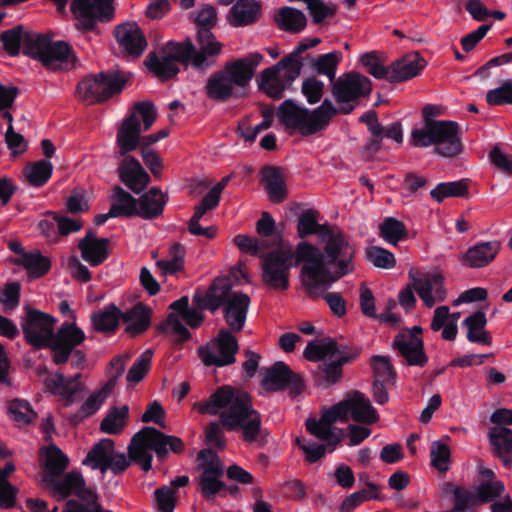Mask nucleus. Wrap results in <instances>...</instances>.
I'll return each mask as SVG.
<instances>
[{"mask_svg": "<svg viewBox=\"0 0 512 512\" xmlns=\"http://www.w3.org/2000/svg\"><path fill=\"white\" fill-rule=\"evenodd\" d=\"M199 411L212 416L219 415L220 422H211L206 427L208 445L218 449L226 447L221 426L230 432H240L243 442L263 447L268 443L269 433L262 427L261 414L253 407L249 393L230 385L217 388L204 402Z\"/></svg>", "mask_w": 512, "mask_h": 512, "instance_id": "f257e3e1", "label": "nucleus"}, {"mask_svg": "<svg viewBox=\"0 0 512 512\" xmlns=\"http://www.w3.org/2000/svg\"><path fill=\"white\" fill-rule=\"evenodd\" d=\"M322 242L323 251L307 241L299 242L295 249V266L304 263L302 285L312 299L319 298L322 291L353 270L355 249L340 228L334 226Z\"/></svg>", "mask_w": 512, "mask_h": 512, "instance_id": "f03ea898", "label": "nucleus"}, {"mask_svg": "<svg viewBox=\"0 0 512 512\" xmlns=\"http://www.w3.org/2000/svg\"><path fill=\"white\" fill-rule=\"evenodd\" d=\"M192 303L211 313L223 306V317L230 330L240 332L245 326L251 301L247 294L232 291L229 278L217 277L206 291L195 290Z\"/></svg>", "mask_w": 512, "mask_h": 512, "instance_id": "7ed1b4c3", "label": "nucleus"}, {"mask_svg": "<svg viewBox=\"0 0 512 512\" xmlns=\"http://www.w3.org/2000/svg\"><path fill=\"white\" fill-rule=\"evenodd\" d=\"M263 55L259 52L228 61L222 69L212 73L205 85L208 99L225 103L235 97L246 95V88L253 79L256 68L261 64Z\"/></svg>", "mask_w": 512, "mask_h": 512, "instance_id": "20e7f679", "label": "nucleus"}, {"mask_svg": "<svg viewBox=\"0 0 512 512\" xmlns=\"http://www.w3.org/2000/svg\"><path fill=\"white\" fill-rule=\"evenodd\" d=\"M340 108L333 105L328 98L324 99L320 106L310 110L298 105L294 100L283 101L277 109V117L286 129L298 131L303 137L315 135L325 130L334 116L341 113L348 115L356 106L355 102L339 103Z\"/></svg>", "mask_w": 512, "mask_h": 512, "instance_id": "39448f33", "label": "nucleus"}, {"mask_svg": "<svg viewBox=\"0 0 512 512\" xmlns=\"http://www.w3.org/2000/svg\"><path fill=\"white\" fill-rule=\"evenodd\" d=\"M233 241L243 253L263 259L261 280L266 287L279 291L289 288L290 270L292 267H296L295 251L289 248L264 253V250L269 247L266 240H259L244 234L236 235Z\"/></svg>", "mask_w": 512, "mask_h": 512, "instance_id": "423d86ee", "label": "nucleus"}, {"mask_svg": "<svg viewBox=\"0 0 512 512\" xmlns=\"http://www.w3.org/2000/svg\"><path fill=\"white\" fill-rule=\"evenodd\" d=\"M161 53L160 58L156 52H150L144 64L149 72L162 82L174 78L180 72L176 62L186 67L190 66L198 72H206L212 68L205 57L195 53V44L190 37L183 41H168L161 49Z\"/></svg>", "mask_w": 512, "mask_h": 512, "instance_id": "0eeeda50", "label": "nucleus"}, {"mask_svg": "<svg viewBox=\"0 0 512 512\" xmlns=\"http://www.w3.org/2000/svg\"><path fill=\"white\" fill-rule=\"evenodd\" d=\"M320 42L319 38H307L275 65L264 69L257 80L259 90L270 98L281 99L284 91L289 89L301 74L303 64L300 55Z\"/></svg>", "mask_w": 512, "mask_h": 512, "instance_id": "6e6552de", "label": "nucleus"}, {"mask_svg": "<svg viewBox=\"0 0 512 512\" xmlns=\"http://www.w3.org/2000/svg\"><path fill=\"white\" fill-rule=\"evenodd\" d=\"M459 125L454 121H437L424 123L421 129H414L411 141L414 146L428 147L436 145L434 151L444 157H454L462 150L458 136Z\"/></svg>", "mask_w": 512, "mask_h": 512, "instance_id": "1a4fd4ad", "label": "nucleus"}, {"mask_svg": "<svg viewBox=\"0 0 512 512\" xmlns=\"http://www.w3.org/2000/svg\"><path fill=\"white\" fill-rule=\"evenodd\" d=\"M26 48L30 57L39 60L47 69L69 70L75 67L77 57L66 41H53L50 36L39 34L34 40L28 39Z\"/></svg>", "mask_w": 512, "mask_h": 512, "instance_id": "9d476101", "label": "nucleus"}, {"mask_svg": "<svg viewBox=\"0 0 512 512\" xmlns=\"http://www.w3.org/2000/svg\"><path fill=\"white\" fill-rule=\"evenodd\" d=\"M191 22L196 26L195 53L205 57L206 62L214 67L217 57L222 53L223 44L216 39L211 31L217 23V11L210 4H204L198 11L189 16Z\"/></svg>", "mask_w": 512, "mask_h": 512, "instance_id": "9b49d317", "label": "nucleus"}, {"mask_svg": "<svg viewBox=\"0 0 512 512\" xmlns=\"http://www.w3.org/2000/svg\"><path fill=\"white\" fill-rule=\"evenodd\" d=\"M194 308L189 306L188 296H182L169 305L171 312L166 319L161 322L156 330L159 334H166L169 330L177 336V343H184L191 338L190 331L183 325L180 318L192 329L200 327L204 321V315L194 303Z\"/></svg>", "mask_w": 512, "mask_h": 512, "instance_id": "f8f14e48", "label": "nucleus"}, {"mask_svg": "<svg viewBox=\"0 0 512 512\" xmlns=\"http://www.w3.org/2000/svg\"><path fill=\"white\" fill-rule=\"evenodd\" d=\"M127 78L119 72H100L85 77L77 85L80 97L89 104L102 103L120 93Z\"/></svg>", "mask_w": 512, "mask_h": 512, "instance_id": "ddd939ff", "label": "nucleus"}, {"mask_svg": "<svg viewBox=\"0 0 512 512\" xmlns=\"http://www.w3.org/2000/svg\"><path fill=\"white\" fill-rule=\"evenodd\" d=\"M238 350L232 331L222 328L212 342L198 348L197 354L205 366L225 367L236 362Z\"/></svg>", "mask_w": 512, "mask_h": 512, "instance_id": "4468645a", "label": "nucleus"}, {"mask_svg": "<svg viewBox=\"0 0 512 512\" xmlns=\"http://www.w3.org/2000/svg\"><path fill=\"white\" fill-rule=\"evenodd\" d=\"M21 329L26 342L35 349L46 348L54 332L55 318L31 306L24 307Z\"/></svg>", "mask_w": 512, "mask_h": 512, "instance_id": "2eb2a0df", "label": "nucleus"}, {"mask_svg": "<svg viewBox=\"0 0 512 512\" xmlns=\"http://www.w3.org/2000/svg\"><path fill=\"white\" fill-rule=\"evenodd\" d=\"M82 463L93 470H100L102 474L110 470L114 475L122 474L130 466L124 453L115 452V443L109 438L93 445Z\"/></svg>", "mask_w": 512, "mask_h": 512, "instance_id": "dca6fc26", "label": "nucleus"}, {"mask_svg": "<svg viewBox=\"0 0 512 512\" xmlns=\"http://www.w3.org/2000/svg\"><path fill=\"white\" fill-rule=\"evenodd\" d=\"M340 422H347L349 418L353 421L371 425L379 420L376 409L372 406L369 398L360 391H352L340 402L332 405Z\"/></svg>", "mask_w": 512, "mask_h": 512, "instance_id": "f3484780", "label": "nucleus"}, {"mask_svg": "<svg viewBox=\"0 0 512 512\" xmlns=\"http://www.w3.org/2000/svg\"><path fill=\"white\" fill-rule=\"evenodd\" d=\"M262 374L261 385L268 392L288 390L290 396L296 397L305 389L303 378L282 361L264 369Z\"/></svg>", "mask_w": 512, "mask_h": 512, "instance_id": "a211bd4d", "label": "nucleus"}, {"mask_svg": "<svg viewBox=\"0 0 512 512\" xmlns=\"http://www.w3.org/2000/svg\"><path fill=\"white\" fill-rule=\"evenodd\" d=\"M42 487L57 501L66 500L70 496L77 497V500L84 497L91 499L93 493H95V490L87 487L81 472L76 470L65 472L62 476L49 479L42 483Z\"/></svg>", "mask_w": 512, "mask_h": 512, "instance_id": "6ab92c4d", "label": "nucleus"}, {"mask_svg": "<svg viewBox=\"0 0 512 512\" xmlns=\"http://www.w3.org/2000/svg\"><path fill=\"white\" fill-rule=\"evenodd\" d=\"M332 95L337 103L355 102L359 104L362 98L372 92L371 80L356 71L340 75L332 84Z\"/></svg>", "mask_w": 512, "mask_h": 512, "instance_id": "aec40b11", "label": "nucleus"}, {"mask_svg": "<svg viewBox=\"0 0 512 512\" xmlns=\"http://www.w3.org/2000/svg\"><path fill=\"white\" fill-rule=\"evenodd\" d=\"M85 340L84 331L75 323L64 322L53 332L48 348L53 352V361L56 365L65 364L74 349Z\"/></svg>", "mask_w": 512, "mask_h": 512, "instance_id": "412c9836", "label": "nucleus"}, {"mask_svg": "<svg viewBox=\"0 0 512 512\" xmlns=\"http://www.w3.org/2000/svg\"><path fill=\"white\" fill-rule=\"evenodd\" d=\"M113 0H73L71 11L85 32L93 31L97 21H110L114 14Z\"/></svg>", "mask_w": 512, "mask_h": 512, "instance_id": "4be33fe9", "label": "nucleus"}, {"mask_svg": "<svg viewBox=\"0 0 512 512\" xmlns=\"http://www.w3.org/2000/svg\"><path fill=\"white\" fill-rule=\"evenodd\" d=\"M337 421H340V418H338L331 406L322 413L319 420L308 418L305 422V426L310 434L326 442V446H328L329 451L332 452L341 442L344 435L342 429L333 427V424Z\"/></svg>", "mask_w": 512, "mask_h": 512, "instance_id": "5701e85b", "label": "nucleus"}, {"mask_svg": "<svg viewBox=\"0 0 512 512\" xmlns=\"http://www.w3.org/2000/svg\"><path fill=\"white\" fill-rule=\"evenodd\" d=\"M114 36L125 56L139 58L147 48L145 34L136 22L117 25Z\"/></svg>", "mask_w": 512, "mask_h": 512, "instance_id": "b1692460", "label": "nucleus"}, {"mask_svg": "<svg viewBox=\"0 0 512 512\" xmlns=\"http://www.w3.org/2000/svg\"><path fill=\"white\" fill-rule=\"evenodd\" d=\"M81 377V373L66 378L62 372H56L47 376L44 384L47 391L53 395L61 396L64 406L69 407L76 401V395L85 388L80 381Z\"/></svg>", "mask_w": 512, "mask_h": 512, "instance_id": "393cba45", "label": "nucleus"}, {"mask_svg": "<svg viewBox=\"0 0 512 512\" xmlns=\"http://www.w3.org/2000/svg\"><path fill=\"white\" fill-rule=\"evenodd\" d=\"M410 277L413 279V288L428 308H432L436 302L445 300L446 290L441 273H426L419 278L410 274Z\"/></svg>", "mask_w": 512, "mask_h": 512, "instance_id": "a878e982", "label": "nucleus"}, {"mask_svg": "<svg viewBox=\"0 0 512 512\" xmlns=\"http://www.w3.org/2000/svg\"><path fill=\"white\" fill-rule=\"evenodd\" d=\"M117 172L120 181L135 194L142 193L150 182L149 174L134 156L124 157Z\"/></svg>", "mask_w": 512, "mask_h": 512, "instance_id": "bb28decb", "label": "nucleus"}, {"mask_svg": "<svg viewBox=\"0 0 512 512\" xmlns=\"http://www.w3.org/2000/svg\"><path fill=\"white\" fill-rule=\"evenodd\" d=\"M393 348L405 359L408 366L424 367L428 363L424 342L418 336L399 333L393 340Z\"/></svg>", "mask_w": 512, "mask_h": 512, "instance_id": "cd10ccee", "label": "nucleus"}, {"mask_svg": "<svg viewBox=\"0 0 512 512\" xmlns=\"http://www.w3.org/2000/svg\"><path fill=\"white\" fill-rule=\"evenodd\" d=\"M141 132V123L135 113L124 118L116 135L118 156L123 158L130 156L129 153L137 149L142 138Z\"/></svg>", "mask_w": 512, "mask_h": 512, "instance_id": "c85d7f7f", "label": "nucleus"}, {"mask_svg": "<svg viewBox=\"0 0 512 512\" xmlns=\"http://www.w3.org/2000/svg\"><path fill=\"white\" fill-rule=\"evenodd\" d=\"M108 238H96L92 230H88L86 235L79 241L78 248L84 261L92 267L100 266L109 257Z\"/></svg>", "mask_w": 512, "mask_h": 512, "instance_id": "c756f323", "label": "nucleus"}, {"mask_svg": "<svg viewBox=\"0 0 512 512\" xmlns=\"http://www.w3.org/2000/svg\"><path fill=\"white\" fill-rule=\"evenodd\" d=\"M142 434H149L148 440L151 444V450L155 452L157 458L165 460L169 452L180 454L185 450L183 440L177 436L167 435L155 427H143Z\"/></svg>", "mask_w": 512, "mask_h": 512, "instance_id": "7c9ffc66", "label": "nucleus"}, {"mask_svg": "<svg viewBox=\"0 0 512 512\" xmlns=\"http://www.w3.org/2000/svg\"><path fill=\"white\" fill-rule=\"evenodd\" d=\"M419 53L407 54L390 64V83H400L416 77L426 66Z\"/></svg>", "mask_w": 512, "mask_h": 512, "instance_id": "2f4dec72", "label": "nucleus"}, {"mask_svg": "<svg viewBox=\"0 0 512 512\" xmlns=\"http://www.w3.org/2000/svg\"><path fill=\"white\" fill-rule=\"evenodd\" d=\"M501 249L498 240L478 242L470 247L461 257L464 266L482 268L490 264Z\"/></svg>", "mask_w": 512, "mask_h": 512, "instance_id": "473e14b6", "label": "nucleus"}, {"mask_svg": "<svg viewBox=\"0 0 512 512\" xmlns=\"http://www.w3.org/2000/svg\"><path fill=\"white\" fill-rule=\"evenodd\" d=\"M152 309L143 302L122 311V321L126 324L125 332L136 337L146 332L151 326Z\"/></svg>", "mask_w": 512, "mask_h": 512, "instance_id": "72a5a7b5", "label": "nucleus"}, {"mask_svg": "<svg viewBox=\"0 0 512 512\" xmlns=\"http://www.w3.org/2000/svg\"><path fill=\"white\" fill-rule=\"evenodd\" d=\"M489 443L495 456L501 459L505 467L512 465V429L494 426L488 431Z\"/></svg>", "mask_w": 512, "mask_h": 512, "instance_id": "f704fd0d", "label": "nucleus"}, {"mask_svg": "<svg viewBox=\"0 0 512 512\" xmlns=\"http://www.w3.org/2000/svg\"><path fill=\"white\" fill-rule=\"evenodd\" d=\"M37 33L27 31L22 25H17L11 29L5 30L0 34V41L3 45V49L12 57L17 56L22 48L23 53L30 56V53L26 45L28 39L34 40Z\"/></svg>", "mask_w": 512, "mask_h": 512, "instance_id": "c9c22d12", "label": "nucleus"}, {"mask_svg": "<svg viewBox=\"0 0 512 512\" xmlns=\"http://www.w3.org/2000/svg\"><path fill=\"white\" fill-rule=\"evenodd\" d=\"M137 201V216L149 220L162 215L167 199L160 188L152 187L143 193Z\"/></svg>", "mask_w": 512, "mask_h": 512, "instance_id": "e433bc0d", "label": "nucleus"}, {"mask_svg": "<svg viewBox=\"0 0 512 512\" xmlns=\"http://www.w3.org/2000/svg\"><path fill=\"white\" fill-rule=\"evenodd\" d=\"M353 361V356H344L330 362H323L318 365L314 372V380L318 387L327 389L336 384L342 378V367L344 364Z\"/></svg>", "mask_w": 512, "mask_h": 512, "instance_id": "4c0bfd02", "label": "nucleus"}, {"mask_svg": "<svg viewBox=\"0 0 512 512\" xmlns=\"http://www.w3.org/2000/svg\"><path fill=\"white\" fill-rule=\"evenodd\" d=\"M92 328L101 333H115L122 320V310L114 303H109L90 316Z\"/></svg>", "mask_w": 512, "mask_h": 512, "instance_id": "58836bf2", "label": "nucleus"}, {"mask_svg": "<svg viewBox=\"0 0 512 512\" xmlns=\"http://www.w3.org/2000/svg\"><path fill=\"white\" fill-rule=\"evenodd\" d=\"M45 449V460L43 463L42 479L44 483L49 479L62 476L65 473L69 459L62 450L55 444H50Z\"/></svg>", "mask_w": 512, "mask_h": 512, "instance_id": "ea45409f", "label": "nucleus"}, {"mask_svg": "<svg viewBox=\"0 0 512 512\" xmlns=\"http://www.w3.org/2000/svg\"><path fill=\"white\" fill-rule=\"evenodd\" d=\"M262 182L269 199L273 203H281L287 198V189L282 177L281 169L266 165L261 169Z\"/></svg>", "mask_w": 512, "mask_h": 512, "instance_id": "a19ab883", "label": "nucleus"}, {"mask_svg": "<svg viewBox=\"0 0 512 512\" xmlns=\"http://www.w3.org/2000/svg\"><path fill=\"white\" fill-rule=\"evenodd\" d=\"M143 428L138 431L131 439L128 446L129 461H134L147 472L152 468L153 456L149 452L151 444L148 440L149 434H142Z\"/></svg>", "mask_w": 512, "mask_h": 512, "instance_id": "79ce46f5", "label": "nucleus"}, {"mask_svg": "<svg viewBox=\"0 0 512 512\" xmlns=\"http://www.w3.org/2000/svg\"><path fill=\"white\" fill-rule=\"evenodd\" d=\"M259 12L256 0H239L230 9L229 22L234 27L247 26L257 21Z\"/></svg>", "mask_w": 512, "mask_h": 512, "instance_id": "37998d69", "label": "nucleus"}, {"mask_svg": "<svg viewBox=\"0 0 512 512\" xmlns=\"http://www.w3.org/2000/svg\"><path fill=\"white\" fill-rule=\"evenodd\" d=\"M318 215V211L314 209H306L300 214L297 223V234L299 238L304 239L309 235L316 234L323 240L330 232L334 226L327 223L319 224Z\"/></svg>", "mask_w": 512, "mask_h": 512, "instance_id": "c03bdc74", "label": "nucleus"}, {"mask_svg": "<svg viewBox=\"0 0 512 512\" xmlns=\"http://www.w3.org/2000/svg\"><path fill=\"white\" fill-rule=\"evenodd\" d=\"M111 199L113 200L110 206L111 214L116 215L117 218H131L137 216V199L121 186H115L113 188Z\"/></svg>", "mask_w": 512, "mask_h": 512, "instance_id": "a18cd8bd", "label": "nucleus"}, {"mask_svg": "<svg viewBox=\"0 0 512 512\" xmlns=\"http://www.w3.org/2000/svg\"><path fill=\"white\" fill-rule=\"evenodd\" d=\"M275 22L282 30L292 33L301 32L307 25L305 14L301 10L288 6L278 10Z\"/></svg>", "mask_w": 512, "mask_h": 512, "instance_id": "49530a36", "label": "nucleus"}, {"mask_svg": "<svg viewBox=\"0 0 512 512\" xmlns=\"http://www.w3.org/2000/svg\"><path fill=\"white\" fill-rule=\"evenodd\" d=\"M110 392L111 391L106 386L93 392L81 405L80 409L68 417L70 424L76 426L85 418L95 414L101 408Z\"/></svg>", "mask_w": 512, "mask_h": 512, "instance_id": "de8ad7c7", "label": "nucleus"}, {"mask_svg": "<svg viewBox=\"0 0 512 512\" xmlns=\"http://www.w3.org/2000/svg\"><path fill=\"white\" fill-rule=\"evenodd\" d=\"M16 264L22 266L30 277L41 278L51 268V261L39 251L23 253V257L16 260Z\"/></svg>", "mask_w": 512, "mask_h": 512, "instance_id": "09e8293b", "label": "nucleus"}, {"mask_svg": "<svg viewBox=\"0 0 512 512\" xmlns=\"http://www.w3.org/2000/svg\"><path fill=\"white\" fill-rule=\"evenodd\" d=\"M379 235L387 243L395 246L408 238V230L402 221L387 217L379 226Z\"/></svg>", "mask_w": 512, "mask_h": 512, "instance_id": "8fccbe9b", "label": "nucleus"}, {"mask_svg": "<svg viewBox=\"0 0 512 512\" xmlns=\"http://www.w3.org/2000/svg\"><path fill=\"white\" fill-rule=\"evenodd\" d=\"M128 413L129 408L127 405L122 407H112L101 421V431L110 435L119 434L126 425Z\"/></svg>", "mask_w": 512, "mask_h": 512, "instance_id": "3c124183", "label": "nucleus"}, {"mask_svg": "<svg viewBox=\"0 0 512 512\" xmlns=\"http://www.w3.org/2000/svg\"><path fill=\"white\" fill-rule=\"evenodd\" d=\"M430 195L438 203L449 197H466L468 195L467 180L441 182L431 190Z\"/></svg>", "mask_w": 512, "mask_h": 512, "instance_id": "603ef678", "label": "nucleus"}, {"mask_svg": "<svg viewBox=\"0 0 512 512\" xmlns=\"http://www.w3.org/2000/svg\"><path fill=\"white\" fill-rule=\"evenodd\" d=\"M368 489H362L349 495L342 503L341 510L350 512L366 500H381L383 497L379 493V485L373 482H367Z\"/></svg>", "mask_w": 512, "mask_h": 512, "instance_id": "864d4df0", "label": "nucleus"}, {"mask_svg": "<svg viewBox=\"0 0 512 512\" xmlns=\"http://www.w3.org/2000/svg\"><path fill=\"white\" fill-rule=\"evenodd\" d=\"M170 260H158L156 266L161 271L162 275H175L184 268L185 249L180 243H174L170 249Z\"/></svg>", "mask_w": 512, "mask_h": 512, "instance_id": "5fc2aeb1", "label": "nucleus"}, {"mask_svg": "<svg viewBox=\"0 0 512 512\" xmlns=\"http://www.w3.org/2000/svg\"><path fill=\"white\" fill-rule=\"evenodd\" d=\"M53 172V165L47 159H42L25 170V176L29 184L35 187H41L47 183Z\"/></svg>", "mask_w": 512, "mask_h": 512, "instance_id": "6e6d98bb", "label": "nucleus"}, {"mask_svg": "<svg viewBox=\"0 0 512 512\" xmlns=\"http://www.w3.org/2000/svg\"><path fill=\"white\" fill-rule=\"evenodd\" d=\"M341 57V53L336 51L322 54L314 59L312 66L318 74L327 76L333 84Z\"/></svg>", "mask_w": 512, "mask_h": 512, "instance_id": "4d7b16f0", "label": "nucleus"}, {"mask_svg": "<svg viewBox=\"0 0 512 512\" xmlns=\"http://www.w3.org/2000/svg\"><path fill=\"white\" fill-rule=\"evenodd\" d=\"M370 365L373 370L374 380H380L388 384H394L396 372L388 356L374 355L370 359Z\"/></svg>", "mask_w": 512, "mask_h": 512, "instance_id": "13d9d810", "label": "nucleus"}, {"mask_svg": "<svg viewBox=\"0 0 512 512\" xmlns=\"http://www.w3.org/2000/svg\"><path fill=\"white\" fill-rule=\"evenodd\" d=\"M360 63L367 69V72L378 80L389 82L390 65L385 66L378 57L376 51H369L360 57Z\"/></svg>", "mask_w": 512, "mask_h": 512, "instance_id": "bf43d9fd", "label": "nucleus"}, {"mask_svg": "<svg viewBox=\"0 0 512 512\" xmlns=\"http://www.w3.org/2000/svg\"><path fill=\"white\" fill-rule=\"evenodd\" d=\"M431 465L441 474H445L450 468L451 450L442 441H434L430 447Z\"/></svg>", "mask_w": 512, "mask_h": 512, "instance_id": "052dcab7", "label": "nucleus"}, {"mask_svg": "<svg viewBox=\"0 0 512 512\" xmlns=\"http://www.w3.org/2000/svg\"><path fill=\"white\" fill-rule=\"evenodd\" d=\"M153 352L148 349L144 351L128 370L126 379L130 383H139L146 376L151 367Z\"/></svg>", "mask_w": 512, "mask_h": 512, "instance_id": "680f3d73", "label": "nucleus"}, {"mask_svg": "<svg viewBox=\"0 0 512 512\" xmlns=\"http://www.w3.org/2000/svg\"><path fill=\"white\" fill-rule=\"evenodd\" d=\"M366 257L378 268L392 269L396 265L394 254L382 247L371 246L367 248Z\"/></svg>", "mask_w": 512, "mask_h": 512, "instance_id": "e2e57ef3", "label": "nucleus"}, {"mask_svg": "<svg viewBox=\"0 0 512 512\" xmlns=\"http://www.w3.org/2000/svg\"><path fill=\"white\" fill-rule=\"evenodd\" d=\"M486 101L490 106L512 105V80H505L501 86L489 90Z\"/></svg>", "mask_w": 512, "mask_h": 512, "instance_id": "0e129e2a", "label": "nucleus"}, {"mask_svg": "<svg viewBox=\"0 0 512 512\" xmlns=\"http://www.w3.org/2000/svg\"><path fill=\"white\" fill-rule=\"evenodd\" d=\"M301 92L310 105L318 103L324 93V83L316 77H308L302 82Z\"/></svg>", "mask_w": 512, "mask_h": 512, "instance_id": "69168bd1", "label": "nucleus"}, {"mask_svg": "<svg viewBox=\"0 0 512 512\" xmlns=\"http://www.w3.org/2000/svg\"><path fill=\"white\" fill-rule=\"evenodd\" d=\"M175 489L170 486H161L154 492L159 512H173L176 505Z\"/></svg>", "mask_w": 512, "mask_h": 512, "instance_id": "338daca9", "label": "nucleus"}, {"mask_svg": "<svg viewBox=\"0 0 512 512\" xmlns=\"http://www.w3.org/2000/svg\"><path fill=\"white\" fill-rule=\"evenodd\" d=\"M99 505L98 495L95 492L91 499L85 497L80 500L69 499L62 512H98Z\"/></svg>", "mask_w": 512, "mask_h": 512, "instance_id": "774afa93", "label": "nucleus"}]
</instances>
